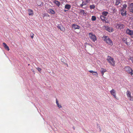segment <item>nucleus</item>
I'll list each match as a JSON object with an SVG mask.
<instances>
[{"label":"nucleus","instance_id":"1","mask_svg":"<svg viewBox=\"0 0 133 133\" xmlns=\"http://www.w3.org/2000/svg\"><path fill=\"white\" fill-rule=\"evenodd\" d=\"M107 60L111 65L113 66H115V62L114 59L111 57L109 56H108L107 58Z\"/></svg>","mask_w":133,"mask_h":133},{"label":"nucleus","instance_id":"2","mask_svg":"<svg viewBox=\"0 0 133 133\" xmlns=\"http://www.w3.org/2000/svg\"><path fill=\"white\" fill-rule=\"evenodd\" d=\"M124 70L126 72L132 76L133 75V70L130 66H125L124 68Z\"/></svg>","mask_w":133,"mask_h":133},{"label":"nucleus","instance_id":"3","mask_svg":"<svg viewBox=\"0 0 133 133\" xmlns=\"http://www.w3.org/2000/svg\"><path fill=\"white\" fill-rule=\"evenodd\" d=\"M104 41L108 44L112 45H113V43L111 40L107 36H105L104 37Z\"/></svg>","mask_w":133,"mask_h":133},{"label":"nucleus","instance_id":"4","mask_svg":"<svg viewBox=\"0 0 133 133\" xmlns=\"http://www.w3.org/2000/svg\"><path fill=\"white\" fill-rule=\"evenodd\" d=\"M89 36L90 39L94 42H95L97 40V38L96 36L93 35L92 33H89Z\"/></svg>","mask_w":133,"mask_h":133},{"label":"nucleus","instance_id":"5","mask_svg":"<svg viewBox=\"0 0 133 133\" xmlns=\"http://www.w3.org/2000/svg\"><path fill=\"white\" fill-rule=\"evenodd\" d=\"M126 33L129 35L133 36V31L127 28L126 31Z\"/></svg>","mask_w":133,"mask_h":133},{"label":"nucleus","instance_id":"6","mask_svg":"<svg viewBox=\"0 0 133 133\" xmlns=\"http://www.w3.org/2000/svg\"><path fill=\"white\" fill-rule=\"evenodd\" d=\"M79 14L81 15L85 16L87 15V12L86 11L80 9L79 10Z\"/></svg>","mask_w":133,"mask_h":133},{"label":"nucleus","instance_id":"7","mask_svg":"<svg viewBox=\"0 0 133 133\" xmlns=\"http://www.w3.org/2000/svg\"><path fill=\"white\" fill-rule=\"evenodd\" d=\"M127 96L130 101H133V98L131 96V93L130 91H127L126 92Z\"/></svg>","mask_w":133,"mask_h":133},{"label":"nucleus","instance_id":"8","mask_svg":"<svg viewBox=\"0 0 133 133\" xmlns=\"http://www.w3.org/2000/svg\"><path fill=\"white\" fill-rule=\"evenodd\" d=\"M116 27L117 29H123L125 27V25L124 24L121 23L117 24Z\"/></svg>","mask_w":133,"mask_h":133},{"label":"nucleus","instance_id":"9","mask_svg":"<svg viewBox=\"0 0 133 133\" xmlns=\"http://www.w3.org/2000/svg\"><path fill=\"white\" fill-rule=\"evenodd\" d=\"M87 4L85 1H83L81 4H80L79 6L83 9H85L87 6Z\"/></svg>","mask_w":133,"mask_h":133},{"label":"nucleus","instance_id":"10","mask_svg":"<svg viewBox=\"0 0 133 133\" xmlns=\"http://www.w3.org/2000/svg\"><path fill=\"white\" fill-rule=\"evenodd\" d=\"M110 93L116 99H117L116 98V92L114 89H112L110 91Z\"/></svg>","mask_w":133,"mask_h":133},{"label":"nucleus","instance_id":"11","mask_svg":"<svg viewBox=\"0 0 133 133\" xmlns=\"http://www.w3.org/2000/svg\"><path fill=\"white\" fill-rule=\"evenodd\" d=\"M72 28L75 30L76 29H79L80 28V27L79 26L75 24H73L72 25Z\"/></svg>","mask_w":133,"mask_h":133},{"label":"nucleus","instance_id":"12","mask_svg":"<svg viewBox=\"0 0 133 133\" xmlns=\"http://www.w3.org/2000/svg\"><path fill=\"white\" fill-rule=\"evenodd\" d=\"M57 28L60 29L61 31H64L65 30V28L61 25H58L57 26Z\"/></svg>","mask_w":133,"mask_h":133},{"label":"nucleus","instance_id":"13","mask_svg":"<svg viewBox=\"0 0 133 133\" xmlns=\"http://www.w3.org/2000/svg\"><path fill=\"white\" fill-rule=\"evenodd\" d=\"M47 11L48 13L50 14H54L55 13L54 11L52 9H49L47 10Z\"/></svg>","mask_w":133,"mask_h":133},{"label":"nucleus","instance_id":"14","mask_svg":"<svg viewBox=\"0 0 133 133\" xmlns=\"http://www.w3.org/2000/svg\"><path fill=\"white\" fill-rule=\"evenodd\" d=\"M129 9L131 12L133 13V3H131L130 4Z\"/></svg>","mask_w":133,"mask_h":133},{"label":"nucleus","instance_id":"15","mask_svg":"<svg viewBox=\"0 0 133 133\" xmlns=\"http://www.w3.org/2000/svg\"><path fill=\"white\" fill-rule=\"evenodd\" d=\"M120 12L121 15L122 16H126V11L123 9H122L120 10Z\"/></svg>","mask_w":133,"mask_h":133},{"label":"nucleus","instance_id":"16","mask_svg":"<svg viewBox=\"0 0 133 133\" xmlns=\"http://www.w3.org/2000/svg\"><path fill=\"white\" fill-rule=\"evenodd\" d=\"M28 15L29 16H32L34 15V13L32 10L30 9H29L28 10Z\"/></svg>","mask_w":133,"mask_h":133},{"label":"nucleus","instance_id":"17","mask_svg":"<svg viewBox=\"0 0 133 133\" xmlns=\"http://www.w3.org/2000/svg\"><path fill=\"white\" fill-rule=\"evenodd\" d=\"M127 38H123L122 39V41L123 42L126 43L127 45H129V44L127 41Z\"/></svg>","mask_w":133,"mask_h":133},{"label":"nucleus","instance_id":"18","mask_svg":"<svg viewBox=\"0 0 133 133\" xmlns=\"http://www.w3.org/2000/svg\"><path fill=\"white\" fill-rule=\"evenodd\" d=\"M3 46L4 48L8 51H9V47L5 43H3Z\"/></svg>","mask_w":133,"mask_h":133},{"label":"nucleus","instance_id":"19","mask_svg":"<svg viewBox=\"0 0 133 133\" xmlns=\"http://www.w3.org/2000/svg\"><path fill=\"white\" fill-rule=\"evenodd\" d=\"M106 28V30L110 32H112L113 31V29L111 28L107 27Z\"/></svg>","mask_w":133,"mask_h":133},{"label":"nucleus","instance_id":"20","mask_svg":"<svg viewBox=\"0 0 133 133\" xmlns=\"http://www.w3.org/2000/svg\"><path fill=\"white\" fill-rule=\"evenodd\" d=\"M71 8V5L69 4H66L65 6V8L68 10L69 9Z\"/></svg>","mask_w":133,"mask_h":133},{"label":"nucleus","instance_id":"21","mask_svg":"<svg viewBox=\"0 0 133 133\" xmlns=\"http://www.w3.org/2000/svg\"><path fill=\"white\" fill-rule=\"evenodd\" d=\"M100 18L103 21H105V22H106L105 21V19H106V17H105L103 15H101L100 16Z\"/></svg>","mask_w":133,"mask_h":133},{"label":"nucleus","instance_id":"22","mask_svg":"<svg viewBox=\"0 0 133 133\" xmlns=\"http://www.w3.org/2000/svg\"><path fill=\"white\" fill-rule=\"evenodd\" d=\"M89 71L93 75H98V74L97 71H94L92 70H89Z\"/></svg>","mask_w":133,"mask_h":133},{"label":"nucleus","instance_id":"23","mask_svg":"<svg viewBox=\"0 0 133 133\" xmlns=\"http://www.w3.org/2000/svg\"><path fill=\"white\" fill-rule=\"evenodd\" d=\"M54 3L56 5L59 6L60 5V2L56 0H55L54 1Z\"/></svg>","mask_w":133,"mask_h":133},{"label":"nucleus","instance_id":"24","mask_svg":"<svg viewBox=\"0 0 133 133\" xmlns=\"http://www.w3.org/2000/svg\"><path fill=\"white\" fill-rule=\"evenodd\" d=\"M108 14V12L107 11H103L102 12V14L103 16H106Z\"/></svg>","mask_w":133,"mask_h":133},{"label":"nucleus","instance_id":"25","mask_svg":"<svg viewBox=\"0 0 133 133\" xmlns=\"http://www.w3.org/2000/svg\"><path fill=\"white\" fill-rule=\"evenodd\" d=\"M56 103L57 104V106L59 107V108H61L62 107L61 106V105H60L58 103V101H57V99H56Z\"/></svg>","mask_w":133,"mask_h":133},{"label":"nucleus","instance_id":"26","mask_svg":"<svg viewBox=\"0 0 133 133\" xmlns=\"http://www.w3.org/2000/svg\"><path fill=\"white\" fill-rule=\"evenodd\" d=\"M95 8V6L94 5H91L90 6V8L91 9H94Z\"/></svg>","mask_w":133,"mask_h":133},{"label":"nucleus","instance_id":"27","mask_svg":"<svg viewBox=\"0 0 133 133\" xmlns=\"http://www.w3.org/2000/svg\"><path fill=\"white\" fill-rule=\"evenodd\" d=\"M96 17L95 16H93L91 18V20L92 21H95L96 20Z\"/></svg>","mask_w":133,"mask_h":133},{"label":"nucleus","instance_id":"28","mask_svg":"<svg viewBox=\"0 0 133 133\" xmlns=\"http://www.w3.org/2000/svg\"><path fill=\"white\" fill-rule=\"evenodd\" d=\"M106 71V70L105 69H104L103 68H101V72H105Z\"/></svg>","mask_w":133,"mask_h":133},{"label":"nucleus","instance_id":"29","mask_svg":"<svg viewBox=\"0 0 133 133\" xmlns=\"http://www.w3.org/2000/svg\"><path fill=\"white\" fill-rule=\"evenodd\" d=\"M30 35L31 38L32 39H33L34 38V34L33 33H32V32H31V33Z\"/></svg>","mask_w":133,"mask_h":133},{"label":"nucleus","instance_id":"30","mask_svg":"<svg viewBox=\"0 0 133 133\" xmlns=\"http://www.w3.org/2000/svg\"><path fill=\"white\" fill-rule=\"evenodd\" d=\"M127 6V5L125 4L123 5V8L125 9Z\"/></svg>","mask_w":133,"mask_h":133},{"label":"nucleus","instance_id":"31","mask_svg":"<svg viewBox=\"0 0 133 133\" xmlns=\"http://www.w3.org/2000/svg\"><path fill=\"white\" fill-rule=\"evenodd\" d=\"M111 9L113 10V13H115V12H116L115 10V9L114 8L112 7V8H111Z\"/></svg>","mask_w":133,"mask_h":133},{"label":"nucleus","instance_id":"32","mask_svg":"<svg viewBox=\"0 0 133 133\" xmlns=\"http://www.w3.org/2000/svg\"><path fill=\"white\" fill-rule=\"evenodd\" d=\"M36 69H37V70L40 72L42 70V69L39 68L38 67L37 68H36Z\"/></svg>","mask_w":133,"mask_h":133},{"label":"nucleus","instance_id":"33","mask_svg":"<svg viewBox=\"0 0 133 133\" xmlns=\"http://www.w3.org/2000/svg\"><path fill=\"white\" fill-rule=\"evenodd\" d=\"M90 0H85V2L87 4V3H90Z\"/></svg>","mask_w":133,"mask_h":133},{"label":"nucleus","instance_id":"34","mask_svg":"<svg viewBox=\"0 0 133 133\" xmlns=\"http://www.w3.org/2000/svg\"><path fill=\"white\" fill-rule=\"evenodd\" d=\"M120 2L118 1H117L116 2V5H118L119 4Z\"/></svg>","mask_w":133,"mask_h":133},{"label":"nucleus","instance_id":"35","mask_svg":"<svg viewBox=\"0 0 133 133\" xmlns=\"http://www.w3.org/2000/svg\"><path fill=\"white\" fill-rule=\"evenodd\" d=\"M130 59L131 61L133 63V57H131L130 58Z\"/></svg>","mask_w":133,"mask_h":133},{"label":"nucleus","instance_id":"36","mask_svg":"<svg viewBox=\"0 0 133 133\" xmlns=\"http://www.w3.org/2000/svg\"><path fill=\"white\" fill-rule=\"evenodd\" d=\"M130 19H131V21L133 22V16L130 17Z\"/></svg>","mask_w":133,"mask_h":133},{"label":"nucleus","instance_id":"37","mask_svg":"<svg viewBox=\"0 0 133 133\" xmlns=\"http://www.w3.org/2000/svg\"><path fill=\"white\" fill-rule=\"evenodd\" d=\"M88 44L89 45L91 46V47H92V46L90 44L88 43Z\"/></svg>","mask_w":133,"mask_h":133},{"label":"nucleus","instance_id":"38","mask_svg":"<svg viewBox=\"0 0 133 133\" xmlns=\"http://www.w3.org/2000/svg\"><path fill=\"white\" fill-rule=\"evenodd\" d=\"M102 73V75H104V72H101Z\"/></svg>","mask_w":133,"mask_h":133},{"label":"nucleus","instance_id":"39","mask_svg":"<svg viewBox=\"0 0 133 133\" xmlns=\"http://www.w3.org/2000/svg\"><path fill=\"white\" fill-rule=\"evenodd\" d=\"M64 11H65V12H66V11H67V10H64Z\"/></svg>","mask_w":133,"mask_h":133},{"label":"nucleus","instance_id":"40","mask_svg":"<svg viewBox=\"0 0 133 133\" xmlns=\"http://www.w3.org/2000/svg\"><path fill=\"white\" fill-rule=\"evenodd\" d=\"M94 74H95L94 73Z\"/></svg>","mask_w":133,"mask_h":133}]
</instances>
